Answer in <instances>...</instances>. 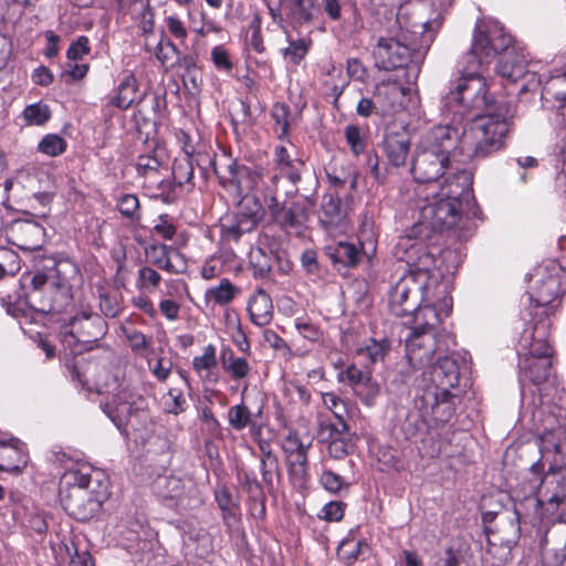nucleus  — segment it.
Returning <instances> with one entry per match:
<instances>
[{
  "label": "nucleus",
  "mask_w": 566,
  "mask_h": 566,
  "mask_svg": "<svg viewBox=\"0 0 566 566\" xmlns=\"http://www.w3.org/2000/svg\"><path fill=\"white\" fill-rule=\"evenodd\" d=\"M472 174L462 169L447 176L442 185H432L429 192L418 196L419 218L411 234L405 238L427 245L424 241L434 232L453 229L461 219L462 201L472 195Z\"/></svg>",
  "instance_id": "obj_1"
},
{
  "label": "nucleus",
  "mask_w": 566,
  "mask_h": 566,
  "mask_svg": "<svg viewBox=\"0 0 566 566\" xmlns=\"http://www.w3.org/2000/svg\"><path fill=\"white\" fill-rule=\"evenodd\" d=\"M397 256L406 262L409 271L390 290L389 307L396 316H413L421 307L419 302L429 282V273L436 265V258L428 245L410 238H400Z\"/></svg>",
  "instance_id": "obj_2"
},
{
  "label": "nucleus",
  "mask_w": 566,
  "mask_h": 566,
  "mask_svg": "<svg viewBox=\"0 0 566 566\" xmlns=\"http://www.w3.org/2000/svg\"><path fill=\"white\" fill-rule=\"evenodd\" d=\"M428 366L423 380L429 384L415 403L420 411L421 423L442 424L451 419L455 410L457 394L453 390L460 380L459 366L447 356L439 357L434 364L430 363Z\"/></svg>",
  "instance_id": "obj_3"
},
{
  "label": "nucleus",
  "mask_w": 566,
  "mask_h": 566,
  "mask_svg": "<svg viewBox=\"0 0 566 566\" xmlns=\"http://www.w3.org/2000/svg\"><path fill=\"white\" fill-rule=\"evenodd\" d=\"M515 109L507 103H497L489 112L475 116L463 129L461 136L458 134L460 153L471 159H483L504 146V139L510 130L511 119Z\"/></svg>",
  "instance_id": "obj_4"
},
{
  "label": "nucleus",
  "mask_w": 566,
  "mask_h": 566,
  "mask_svg": "<svg viewBox=\"0 0 566 566\" xmlns=\"http://www.w3.org/2000/svg\"><path fill=\"white\" fill-rule=\"evenodd\" d=\"M457 144L458 129L449 125H438L422 136L412 159L411 174L417 182L427 186L419 187L417 196L429 192L432 185H441L439 179L444 176Z\"/></svg>",
  "instance_id": "obj_5"
},
{
  "label": "nucleus",
  "mask_w": 566,
  "mask_h": 566,
  "mask_svg": "<svg viewBox=\"0 0 566 566\" xmlns=\"http://www.w3.org/2000/svg\"><path fill=\"white\" fill-rule=\"evenodd\" d=\"M122 376L119 366L112 363L102 366L90 363L83 374H78L81 382L90 390L113 396V401L106 402L103 410L118 429H123L134 410L139 408L136 396Z\"/></svg>",
  "instance_id": "obj_6"
},
{
  "label": "nucleus",
  "mask_w": 566,
  "mask_h": 566,
  "mask_svg": "<svg viewBox=\"0 0 566 566\" xmlns=\"http://www.w3.org/2000/svg\"><path fill=\"white\" fill-rule=\"evenodd\" d=\"M441 319V313L432 305H424L415 313L406 337L407 358L413 368L432 363L436 352L441 349L437 335Z\"/></svg>",
  "instance_id": "obj_7"
},
{
  "label": "nucleus",
  "mask_w": 566,
  "mask_h": 566,
  "mask_svg": "<svg viewBox=\"0 0 566 566\" xmlns=\"http://www.w3.org/2000/svg\"><path fill=\"white\" fill-rule=\"evenodd\" d=\"M511 42L503 28L497 22H481L476 25L473 42L459 62L461 76H482L484 64H489L499 53V49H505Z\"/></svg>",
  "instance_id": "obj_8"
},
{
  "label": "nucleus",
  "mask_w": 566,
  "mask_h": 566,
  "mask_svg": "<svg viewBox=\"0 0 566 566\" xmlns=\"http://www.w3.org/2000/svg\"><path fill=\"white\" fill-rule=\"evenodd\" d=\"M534 474L530 481L528 495L517 489L515 496L530 502L534 514L538 517L552 515L560 503L566 500V467H552L543 478Z\"/></svg>",
  "instance_id": "obj_9"
},
{
  "label": "nucleus",
  "mask_w": 566,
  "mask_h": 566,
  "mask_svg": "<svg viewBox=\"0 0 566 566\" xmlns=\"http://www.w3.org/2000/svg\"><path fill=\"white\" fill-rule=\"evenodd\" d=\"M154 492L168 507L188 512L202 505L196 482L187 476L160 475L154 481Z\"/></svg>",
  "instance_id": "obj_10"
},
{
  "label": "nucleus",
  "mask_w": 566,
  "mask_h": 566,
  "mask_svg": "<svg viewBox=\"0 0 566 566\" xmlns=\"http://www.w3.org/2000/svg\"><path fill=\"white\" fill-rule=\"evenodd\" d=\"M129 13L137 22L138 28L145 35L144 46L148 52H154L156 59L165 67L172 66V60L178 54L176 46L169 40L151 41L154 29V12L148 0H133L129 6Z\"/></svg>",
  "instance_id": "obj_11"
},
{
  "label": "nucleus",
  "mask_w": 566,
  "mask_h": 566,
  "mask_svg": "<svg viewBox=\"0 0 566 566\" xmlns=\"http://www.w3.org/2000/svg\"><path fill=\"white\" fill-rule=\"evenodd\" d=\"M168 156L165 147L154 144L149 146L147 153L140 154L136 160V170L138 175L147 179L145 187L153 188L156 186L157 192L154 196L161 198L164 202L172 201L170 191H166V187L172 189L170 181L159 179L160 170L167 165Z\"/></svg>",
  "instance_id": "obj_12"
},
{
  "label": "nucleus",
  "mask_w": 566,
  "mask_h": 566,
  "mask_svg": "<svg viewBox=\"0 0 566 566\" xmlns=\"http://www.w3.org/2000/svg\"><path fill=\"white\" fill-rule=\"evenodd\" d=\"M238 212L223 221L222 237L226 240L238 241L244 233L251 232L261 218L262 206L255 196H244L233 201Z\"/></svg>",
  "instance_id": "obj_13"
},
{
  "label": "nucleus",
  "mask_w": 566,
  "mask_h": 566,
  "mask_svg": "<svg viewBox=\"0 0 566 566\" xmlns=\"http://www.w3.org/2000/svg\"><path fill=\"white\" fill-rule=\"evenodd\" d=\"M105 499V490L98 488L60 491V500L64 510L78 521L91 518Z\"/></svg>",
  "instance_id": "obj_14"
},
{
  "label": "nucleus",
  "mask_w": 566,
  "mask_h": 566,
  "mask_svg": "<svg viewBox=\"0 0 566 566\" xmlns=\"http://www.w3.org/2000/svg\"><path fill=\"white\" fill-rule=\"evenodd\" d=\"M486 83L483 76H461L454 90L446 96V104L465 109H479L486 105Z\"/></svg>",
  "instance_id": "obj_15"
},
{
  "label": "nucleus",
  "mask_w": 566,
  "mask_h": 566,
  "mask_svg": "<svg viewBox=\"0 0 566 566\" xmlns=\"http://www.w3.org/2000/svg\"><path fill=\"white\" fill-rule=\"evenodd\" d=\"M265 201L275 222L286 231L298 230L308 219V210L305 205L293 202L290 207H283L273 190H270Z\"/></svg>",
  "instance_id": "obj_16"
},
{
  "label": "nucleus",
  "mask_w": 566,
  "mask_h": 566,
  "mask_svg": "<svg viewBox=\"0 0 566 566\" xmlns=\"http://www.w3.org/2000/svg\"><path fill=\"white\" fill-rule=\"evenodd\" d=\"M412 49L394 38H381L374 51L377 65L384 70L403 66L411 56Z\"/></svg>",
  "instance_id": "obj_17"
},
{
  "label": "nucleus",
  "mask_w": 566,
  "mask_h": 566,
  "mask_svg": "<svg viewBox=\"0 0 566 566\" xmlns=\"http://www.w3.org/2000/svg\"><path fill=\"white\" fill-rule=\"evenodd\" d=\"M565 290V274L556 264H553L549 273L538 281L530 297L536 306L545 307L552 305Z\"/></svg>",
  "instance_id": "obj_18"
},
{
  "label": "nucleus",
  "mask_w": 566,
  "mask_h": 566,
  "mask_svg": "<svg viewBox=\"0 0 566 566\" xmlns=\"http://www.w3.org/2000/svg\"><path fill=\"white\" fill-rule=\"evenodd\" d=\"M21 293L15 304L13 315L17 317L20 328L30 338H33V325L35 322V310L29 303L30 292L35 291V273H27L20 279Z\"/></svg>",
  "instance_id": "obj_19"
},
{
  "label": "nucleus",
  "mask_w": 566,
  "mask_h": 566,
  "mask_svg": "<svg viewBox=\"0 0 566 566\" xmlns=\"http://www.w3.org/2000/svg\"><path fill=\"white\" fill-rule=\"evenodd\" d=\"M500 52H502V54L496 64V73L501 77L510 82H517L528 74L526 70V55L523 51L512 45V41L507 48L499 49V53Z\"/></svg>",
  "instance_id": "obj_20"
},
{
  "label": "nucleus",
  "mask_w": 566,
  "mask_h": 566,
  "mask_svg": "<svg viewBox=\"0 0 566 566\" xmlns=\"http://www.w3.org/2000/svg\"><path fill=\"white\" fill-rule=\"evenodd\" d=\"M230 177L224 184V188L232 198V201L239 200L241 197L251 196L260 180V176L245 166L229 167Z\"/></svg>",
  "instance_id": "obj_21"
},
{
  "label": "nucleus",
  "mask_w": 566,
  "mask_h": 566,
  "mask_svg": "<svg viewBox=\"0 0 566 566\" xmlns=\"http://www.w3.org/2000/svg\"><path fill=\"white\" fill-rule=\"evenodd\" d=\"M411 139L405 130H387L382 140V150L394 167L405 166L410 153Z\"/></svg>",
  "instance_id": "obj_22"
},
{
  "label": "nucleus",
  "mask_w": 566,
  "mask_h": 566,
  "mask_svg": "<svg viewBox=\"0 0 566 566\" xmlns=\"http://www.w3.org/2000/svg\"><path fill=\"white\" fill-rule=\"evenodd\" d=\"M405 88L396 82H382L374 91L380 115L386 116L397 112L405 99Z\"/></svg>",
  "instance_id": "obj_23"
},
{
  "label": "nucleus",
  "mask_w": 566,
  "mask_h": 566,
  "mask_svg": "<svg viewBox=\"0 0 566 566\" xmlns=\"http://www.w3.org/2000/svg\"><path fill=\"white\" fill-rule=\"evenodd\" d=\"M319 221L327 231L335 228H345V211L338 196L327 193L323 197Z\"/></svg>",
  "instance_id": "obj_24"
},
{
  "label": "nucleus",
  "mask_w": 566,
  "mask_h": 566,
  "mask_svg": "<svg viewBox=\"0 0 566 566\" xmlns=\"http://www.w3.org/2000/svg\"><path fill=\"white\" fill-rule=\"evenodd\" d=\"M248 312L254 325H268L273 318V304L270 295L264 290L258 289L249 298Z\"/></svg>",
  "instance_id": "obj_25"
},
{
  "label": "nucleus",
  "mask_w": 566,
  "mask_h": 566,
  "mask_svg": "<svg viewBox=\"0 0 566 566\" xmlns=\"http://www.w3.org/2000/svg\"><path fill=\"white\" fill-rule=\"evenodd\" d=\"M92 469L84 464H76L65 470L60 479V491L73 490L75 488L101 489L99 481L93 480Z\"/></svg>",
  "instance_id": "obj_26"
},
{
  "label": "nucleus",
  "mask_w": 566,
  "mask_h": 566,
  "mask_svg": "<svg viewBox=\"0 0 566 566\" xmlns=\"http://www.w3.org/2000/svg\"><path fill=\"white\" fill-rule=\"evenodd\" d=\"M27 463V453L18 440L0 441V471L18 472Z\"/></svg>",
  "instance_id": "obj_27"
},
{
  "label": "nucleus",
  "mask_w": 566,
  "mask_h": 566,
  "mask_svg": "<svg viewBox=\"0 0 566 566\" xmlns=\"http://www.w3.org/2000/svg\"><path fill=\"white\" fill-rule=\"evenodd\" d=\"M552 366L549 357H523L520 361L521 376L538 385L547 380Z\"/></svg>",
  "instance_id": "obj_28"
},
{
  "label": "nucleus",
  "mask_w": 566,
  "mask_h": 566,
  "mask_svg": "<svg viewBox=\"0 0 566 566\" xmlns=\"http://www.w3.org/2000/svg\"><path fill=\"white\" fill-rule=\"evenodd\" d=\"M216 501L222 512V518L228 530H237L241 522L239 501L226 488L219 489L216 492Z\"/></svg>",
  "instance_id": "obj_29"
},
{
  "label": "nucleus",
  "mask_w": 566,
  "mask_h": 566,
  "mask_svg": "<svg viewBox=\"0 0 566 566\" xmlns=\"http://www.w3.org/2000/svg\"><path fill=\"white\" fill-rule=\"evenodd\" d=\"M71 325L73 328L81 333L85 342L98 339L105 334V322L97 314L83 313L81 316H75Z\"/></svg>",
  "instance_id": "obj_30"
},
{
  "label": "nucleus",
  "mask_w": 566,
  "mask_h": 566,
  "mask_svg": "<svg viewBox=\"0 0 566 566\" xmlns=\"http://www.w3.org/2000/svg\"><path fill=\"white\" fill-rule=\"evenodd\" d=\"M322 400L324 406L331 410L336 418V422L328 426L329 431L336 432L337 434L348 433V424L345 419L347 416L345 401L334 392L322 394Z\"/></svg>",
  "instance_id": "obj_31"
},
{
  "label": "nucleus",
  "mask_w": 566,
  "mask_h": 566,
  "mask_svg": "<svg viewBox=\"0 0 566 566\" xmlns=\"http://www.w3.org/2000/svg\"><path fill=\"white\" fill-rule=\"evenodd\" d=\"M282 9L295 23L303 24L313 20L316 12V0H282Z\"/></svg>",
  "instance_id": "obj_32"
},
{
  "label": "nucleus",
  "mask_w": 566,
  "mask_h": 566,
  "mask_svg": "<svg viewBox=\"0 0 566 566\" xmlns=\"http://www.w3.org/2000/svg\"><path fill=\"white\" fill-rule=\"evenodd\" d=\"M220 363L223 370L233 380H241L249 376L251 366L244 357L235 356L230 347H223L220 352Z\"/></svg>",
  "instance_id": "obj_33"
},
{
  "label": "nucleus",
  "mask_w": 566,
  "mask_h": 566,
  "mask_svg": "<svg viewBox=\"0 0 566 566\" xmlns=\"http://www.w3.org/2000/svg\"><path fill=\"white\" fill-rule=\"evenodd\" d=\"M139 99L138 84L134 74L126 72L118 84L114 105L118 108L126 109Z\"/></svg>",
  "instance_id": "obj_34"
},
{
  "label": "nucleus",
  "mask_w": 566,
  "mask_h": 566,
  "mask_svg": "<svg viewBox=\"0 0 566 566\" xmlns=\"http://www.w3.org/2000/svg\"><path fill=\"white\" fill-rule=\"evenodd\" d=\"M287 472L294 484L303 485L308 479L307 452L285 454Z\"/></svg>",
  "instance_id": "obj_35"
},
{
  "label": "nucleus",
  "mask_w": 566,
  "mask_h": 566,
  "mask_svg": "<svg viewBox=\"0 0 566 566\" xmlns=\"http://www.w3.org/2000/svg\"><path fill=\"white\" fill-rule=\"evenodd\" d=\"M368 551L369 547L364 541L348 536L339 543L337 556L343 563L350 565Z\"/></svg>",
  "instance_id": "obj_36"
},
{
  "label": "nucleus",
  "mask_w": 566,
  "mask_h": 566,
  "mask_svg": "<svg viewBox=\"0 0 566 566\" xmlns=\"http://www.w3.org/2000/svg\"><path fill=\"white\" fill-rule=\"evenodd\" d=\"M558 543L551 544L545 537L542 542V564L543 566H563L566 562V541L557 537Z\"/></svg>",
  "instance_id": "obj_37"
},
{
  "label": "nucleus",
  "mask_w": 566,
  "mask_h": 566,
  "mask_svg": "<svg viewBox=\"0 0 566 566\" xmlns=\"http://www.w3.org/2000/svg\"><path fill=\"white\" fill-rule=\"evenodd\" d=\"M172 178L174 182L171 185L172 189H169V187H166V191H170L172 196V200L175 199L176 195V188L182 187L185 185H188L191 182L193 177V167L192 163L188 157L177 159L175 160L172 165Z\"/></svg>",
  "instance_id": "obj_38"
},
{
  "label": "nucleus",
  "mask_w": 566,
  "mask_h": 566,
  "mask_svg": "<svg viewBox=\"0 0 566 566\" xmlns=\"http://www.w3.org/2000/svg\"><path fill=\"white\" fill-rule=\"evenodd\" d=\"M239 292L240 290L228 279H222L219 285L212 286L206 291V298L220 306H224L231 303Z\"/></svg>",
  "instance_id": "obj_39"
},
{
  "label": "nucleus",
  "mask_w": 566,
  "mask_h": 566,
  "mask_svg": "<svg viewBox=\"0 0 566 566\" xmlns=\"http://www.w3.org/2000/svg\"><path fill=\"white\" fill-rule=\"evenodd\" d=\"M545 333L539 336L524 335L521 342V347L527 349L524 357H549L552 359L553 349L547 339L543 338Z\"/></svg>",
  "instance_id": "obj_40"
},
{
  "label": "nucleus",
  "mask_w": 566,
  "mask_h": 566,
  "mask_svg": "<svg viewBox=\"0 0 566 566\" xmlns=\"http://www.w3.org/2000/svg\"><path fill=\"white\" fill-rule=\"evenodd\" d=\"M227 419L231 428L235 431H241L247 427L254 426L253 415L243 402L230 407L228 409Z\"/></svg>",
  "instance_id": "obj_41"
},
{
  "label": "nucleus",
  "mask_w": 566,
  "mask_h": 566,
  "mask_svg": "<svg viewBox=\"0 0 566 566\" xmlns=\"http://www.w3.org/2000/svg\"><path fill=\"white\" fill-rule=\"evenodd\" d=\"M331 442L328 443V454L334 459H343L354 450V442L352 434L348 433L337 434L331 431Z\"/></svg>",
  "instance_id": "obj_42"
},
{
  "label": "nucleus",
  "mask_w": 566,
  "mask_h": 566,
  "mask_svg": "<svg viewBox=\"0 0 566 566\" xmlns=\"http://www.w3.org/2000/svg\"><path fill=\"white\" fill-rule=\"evenodd\" d=\"M249 263L256 276H265L272 269V255L266 253L261 247L251 248L249 252Z\"/></svg>",
  "instance_id": "obj_43"
},
{
  "label": "nucleus",
  "mask_w": 566,
  "mask_h": 566,
  "mask_svg": "<svg viewBox=\"0 0 566 566\" xmlns=\"http://www.w3.org/2000/svg\"><path fill=\"white\" fill-rule=\"evenodd\" d=\"M151 254H161L163 259H153V264L159 269L167 271L168 273H177L179 270L172 262V255L179 256L176 249L167 247L165 244H154L150 247Z\"/></svg>",
  "instance_id": "obj_44"
},
{
  "label": "nucleus",
  "mask_w": 566,
  "mask_h": 566,
  "mask_svg": "<svg viewBox=\"0 0 566 566\" xmlns=\"http://www.w3.org/2000/svg\"><path fill=\"white\" fill-rule=\"evenodd\" d=\"M538 474V472L536 471V468L535 465H532L528 471L526 472V474L522 478V480L516 484V486H514L512 489V499L515 501V511L517 514H521V513H524V514H530V513H533L534 514V510L532 509L531 504L528 501H524L522 502V500H518L516 496H515V491L517 489H521L523 490V492L528 495V484H530V481H533L534 480V474Z\"/></svg>",
  "instance_id": "obj_45"
},
{
  "label": "nucleus",
  "mask_w": 566,
  "mask_h": 566,
  "mask_svg": "<svg viewBox=\"0 0 566 566\" xmlns=\"http://www.w3.org/2000/svg\"><path fill=\"white\" fill-rule=\"evenodd\" d=\"M390 348L388 339L382 338L380 340L369 339L360 353L366 355L371 364L384 360Z\"/></svg>",
  "instance_id": "obj_46"
},
{
  "label": "nucleus",
  "mask_w": 566,
  "mask_h": 566,
  "mask_svg": "<svg viewBox=\"0 0 566 566\" xmlns=\"http://www.w3.org/2000/svg\"><path fill=\"white\" fill-rule=\"evenodd\" d=\"M334 256L337 262L355 266L359 262V250L353 243L340 241L335 248Z\"/></svg>",
  "instance_id": "obj_47"
},
{
  "label": "nucleus",
  "mask_w": 566,
  "mask_h": 566,
  "mask_svg": "<svg viewBox=\"0 0 566 566\" xmlns=\"http://www.w3.org/2000/svg\"><path fill=\"white\" fill-rule=\"evenodd\" d=\"M38 149L49 156L55 157L66 149V142L57 134H48L38 144Z\"/></svg>",
  "instance_id": "obj_48"
},
{
  "label": "nucleus",
  "mask_w": 566,
  "mask_h": 566,
  "mask_svg": "<svg viewBox=\"0 0 566 566\" xmlns=\"http://www.w3.org/2000/svg\"><path fill=\"white\" fill-rule=\"evenodd\" d=\"M271 115L277 126L276 132L279 137L282 138L287 135L291 123L290 107L284 103H276L272 107Z\"/></svg>",
  "instance_id": "obj_49"
},
{
  "label": "nucleus",
  "mask_w": 566,
  "mask_h": 566,
  "mask_svg": "<svg viewBox=\"0 0 566 566\" xmlns=\"http://www.w3.org/2000/svg\"><path fill=\"white\" fill-rule=\"evenodd\" d=\"M217 364L216 347L212 344L203 348L202 355L196 356L192 359V368L199 375H201L202 371H209L211 368H214Z\"/></svg>",
  "instance_id": "obj_50"
},
{
  "label": "nucleus",
  "mask_w": 566,
  "mask_h": 566,
  "mask_svg": "<svg viewBox=\"0 0 566 566\" xmlns=\"http://www.w3.org/2000/svg\"><path fill=\"white\" fill-rule=\"evenodd\" d=\"M161 280L160 274L150 266H142L138 270L136 286L139 290L154 291Z\"/></svg>",
  "instance_id": "obj_51"
},
{
  "label": "nucleus",
  "mask_w": 566,
  "mask_h": 566,
  "mask_svg": "<svg viewBox=\"0 0 566 566\" xmlns=\"http://www.w3.org/2000/svg\"><path fill=\"white\" fill-rule=\"evenodd\" d=\"M20 270L19 255L12 250L0 248V274L1 279L9 274L14 275Z\"/></svg>",
  "instance_id": "obj_52"
},
{
  "label": "nucleus",
  "mask_w": 566,
  "mask_h": 566,
  "mask_svg": "<svg viewBox=\"0 0 566 566\" xmlns=\"http://www.w3.org/2000/svg\"><path fill=\"white\" fill-rule=\"evenodd\" d=\"M308 48V43L303 39L291 41L283 54L289 62L296 65L306 56Z\"/></svg>",
  "instance_id": "obj_53"
},
{
  "label": "nucleus",
  "mask_w": 566,
  "mask_h": 566,
  "mask_svg": "<svg viewBox=\"0 0 566 566\" xmlns=\"http://www.w3.org/2000/svg\"><path fill=\"white\" fill-rule=\"evenodd\" d=\"M263 483L268 489L273 486V479L281 475L279 458L260 459Z\"/></svg>",
  "instance_id": "obj_54"
},
{
  "label": "nucleus",
  "mask_w": 566,
  "mask_h": 566,
  "mask_svg": "<svg viewBox=\"0 0 566 566\" xmlns=\"http://www.w3.org/2000/svg\"><path fill=\"white\" fill-rule=\"evenodd\" d=\"M359 243L361 251L371 256L376 252V239L373 232V224L369 221H364L359 231Z\"/></svg>",
  "instance_id": "obj_55"
},
{
  "label": "nucleus",
  "mask_w": 566,
  "mask_h": 566,
  "mask_svg": "<svg viewBox=\"0 0 566 566\" xmlns=\"http://www.w3.org/2000/svg\"><path fill=\"white\" fill-rule=\"evenodd\" d=\"M355 391L366 406H373L375 399L380 394V386L370 376L368 381H365Z\"/></svg>",
  "instance_id": "obj_56"
},
{
  "label": "nucleus",
  "mask_w": 566,
  "mask_h": 566,
  "mask_svg": "<svg viewBox=\"0 0 566 566\" xmlns=\"http://www.w3.org/2000/svg\"><path fill=\"white\" fill-rule=\"evenodd\" d=\"M117 209L126 218H137L139 200L135 195H123L118 198Z\"/></svg>",
  "instance_id": "obj_57"
},
{
  "label": "nucleus",
  "mask_w": 566,
  "mask_h": 566,
  "mask_svg": "<svg viewBox=\"0 0 566 566\" xmlns=\"http://www.w3.org/2000/svg\"><path fill=\"white\" fill-rule=\"evenodd\" d=\"M346 142L352 151L357 156L365 150V140L361 136L360 129L357 126H347L345 128Z\"/></svg>",
  "instance_id": "obj_58"
},
{
  "label": "nucleus",
  "mask_w": 566,
  "mask_h": 566,
  "mask_svg": "<svg viewBox=\"0 0 566 566\" xmlns=\"http://www.w3.org/2000/svg\"><path fill=\"white\" fill-rule=\"evenodd\" d=\"M311 443H304L296 432H290L282 442V449L285 454L296 452H307Z\"/></svg>",
  "instance_id": "obj_59"
},
{
  "label": "nucleus",
  "mask_w": 566,
  "mask_h": 566,
  "mask_svg": "<svg viewBox=\"0 0 566 566\" xmlns=\"http://www.w3.org/2000/svg\"><path fill=\"white\" fill-rule=\"evenodd\" d=\"M211 60L219 71L230 72L233 67L228 51L221 45L211 50Z\"/></svg>",
  "instance_id": "obj_60"
},
{
  "label": "nucleus",
  "mask_w": 566,
  "mask_h": 566,
  "mask_svg": "<svg viewBox=\"0 0 566 566\" xmlns=\"http://www.w3.org/2000/svg\"><path fill=\"white\" fill-rule=\"evenodd\" d=\"M88 53V39L86 36H80L75 42L71 43L67 49L66 56L70 61H77Z\"/></svg>",
  "instance_id": "obj_61"
},
{
  "label": "nucleus",
  "mask_w": 566,
  "mask_h": 566,
  "mask_svg": "<svg viewBox=\"0 0 566 566\" xmlns=\"http://www.w3.org/2000/svg\"><path fill=\"white\" fill-rule=\"evenodd\" d=\"M295 327L304 338L311 342H318L322 337L321 329L308 321L297 318L295 321Z\"/></svg>",
  "instance_id": "obj_62"
},
{
  "label": "nucleus",
  "mask_w": 566,
  "mask_h": 566,
  "mask_svg": "<svg viewBox=\"0 0 566 566\" xmlns=\"http://www.w3.org/2000/svg\"><path fill=\"white\" fill-rule=\"evenodd\" d=\"M156 234L165 240L171 239L176 233V227L170 221L168 214H160L154 226Z\"/></svg>",
  "instance_id": "obj_63"
},
{
  "label": "nucleus",
  "mask_w": 566,
  "mask_h": 566,
  "mask_svg": "<svg viewBox=\"0 0 566 566\" xmlns=\"http://www.w3.org/2000/svg\"><path fill=\"white\" fill-rule=\"evenodd\" d=\"M249 29L251 30L250 45L252 49L262 53L264 51L263 40L261 36V19L259 15H255L249 24Z\"/></svg>",
  "instance_id": "obj_64"
}]
</instances>
